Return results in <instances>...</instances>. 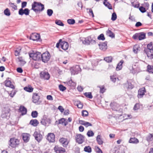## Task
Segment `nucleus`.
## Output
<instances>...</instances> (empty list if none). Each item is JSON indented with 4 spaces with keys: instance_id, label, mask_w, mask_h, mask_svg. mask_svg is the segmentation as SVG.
<instances>
[{
    "instance_id": "obj_14",
    "label": "nucleus",
    "mask_w": 153,
    "mask_h": 153,
    "mask_svg": "<svg viewBox=\"0 0 153 153\" xmlns=\"http://www.w3.org/2000/svg\"><path fill=\"white\" fill-rule=\"evenodd\" d=\"M59 140L60 142L64 147H66L69 143L68 140L66 138H62L60 139Z\"/></svg>"
},
{
    "instance_id": "obj_2",
    "label": "nucleus",
    "mask_w": 153,
    "mask_h": 153,
    "mask_svg": "<svg viewBox=\"0 0 153 153\" xmlns=\"http://www.w3.org/2000/svg\"><path fill=\"white\" fill-rule=\"evenodd\" d=\"M19 144V140L15 138H10L9 142V145L12 148L18 147Z\"/></svg>"
},
{
    "instance_id": "obj_62",
    "label": "nucleus",
    "mask_w": 153,
    "mask_h": 153,
    "mask_svg": "<svg viewBox=\"0 0 153 153\" xmlns=\"http://www.w3.org/2000/svg\"><path fill=\"white\" fill-rule=\"evenodd\" d=\"M27 2L26 1H23L22 3V5L21 8L23 9L26 7L27 5Z\"/></svg>"
},
{
    "instance_id": "obj_27",
    "label": "nucleus",
    "mask_w": 153,
    "mask_h": 153,
    "mask_svg": "<svg viewBox=\"0 0 153 153\" xmlns=\"http://www.w3.org/2000/svg\"><path fill=\"white\" fill-rule=\"evenodd\" d=\"M39 123L38 121L36 119L32 120L30 122V124L34 126H37Z\"/></svg>"
},
{
    "instance_id": "obj_48",
    "label": "nucleus",
    "mask_w": 153,
    "mask_h": 153,
    "mask_svg": "<svg viewBox=\"0 0 153 153\" xmlns=\"http://www.w3.org/2000/svg\"><path fill=\"white\" fill-rule=\"evenodd\" d=\"M87 135L88 137H91L94 135V134L92 131L91 130L88 131L87 133Z\"/></svg>"
},
{
    "instance_id": "obj_30",
    "label": "nucleus",
    "mask_w": 153,
    "mask_h": 153,
    "mask_svg": "<svg viewBox=\"0 0 153 153\" xmlns=\"http://www.w3.org/2000/svg\"><path fill=\"white\" fill-rule=\"evenodd\" d=\"M59 124H62L66 126L68 124V122L66 121V119L62 118L59 120Z\"/></svg>"
},
{
    "instance_id": "obj_5",
    "label": "nucleus",
    "mask_w": 153,
    "mask_h": 153,
    "mask_svg": "<svg viewBox=\"0 0 153 153\" xmlns=\"http://www.w3.org/2000/svg\"><path fill=\"white\" fill-rule=\"evenodd\" d=\"M146 34L143 32L136 33L133 36V38L135 39H138L139 40L143 39L145 38Z\"/></svg>"
},
{
    "instance_id": "obj_25",
    "label": "nucleus",
    "mask_w": 153,
    "mask_h": 153,
    "mask_svg": "<svg viewBox=\"0 0 153 153\" xmlns=\"http://www.w3.org/2000/svg\"><path fill=\"white\" fill-rule=\"evenodd\" d=\"M11 82L10 81L6 80L5 81V85L7 87H10L13 89L14 88V86L13 85L11 84Z\"/></svg>"
},
{
    "instance_id": "obj_12",
    "label": "nucleus",
    "mask_w": 153,
    "mask_h": 153,
    "mask_svg": "<svg viewBox=\"0 0 153 153\" xmlns=\"http://www.w3.org/2000/svg\"><path fill=\"white\" fill-rule=\"evenodd\" d=\"M16 60L19 64L21 66H23L26 63V62L25 59L22 56H19L17 58Z\"/></svg>"
},
{
    "instance_id": "obj_45",
    "label": "nucleus",
    "mask_w": 153,
    "mask_h": 153,
    "mask_svg": "<svg viewBox=\"0 0 153 153\" xmlns=\"http://www.w3.org/2000/svg\"><path fill=\"white\" fill-rule=\"evenodd\" d=\"M97 39L99 40H105V38L104 34L102 33L98 37Z\"/></svg>"
},
{
    "instance_id": "obj_34",
    "label": "nucleus",
    "mask_w": 153,
    "mask_h": 153,
    "mask_svg": "<svg viewBox=\"0 0 153 153\" xmlns=\"http://www.w3.org/2000/svg\"><path fill=\"white\" fill-rule=\"evenodd\" d=\"M24 89L25 91L31 92L33 91V88L31 87L30 85H28L27 86H26L24 88Z\"/></svg>"
},
{
    "instance_id": "obj_44",
    "label": "nucleus",
    "mask_w": 153,
    "mask_h": 153,
    "mask_svg": "<svg viewBox=\"0 0 153 153\" xmlns=\"http://www.w3.org/2000/svg\"><path fill=\"white\" fill-rule=\"evenodd\" d=\"M110 79L111 81L114 82H115L117 80L118 81H119V80L118 78H117V79L116 77L114 75L111 76H110Z\"/></svg>"
},
{
    "instance_id": "obj_41",
    "label": "nucleus",
    "mask_w": 153,
    "mask_h": 153,
    "mask_svg": "<svg viewBox=\"0 0 153 153\" xmlns=\"http://www.w3.org/2000/svg\"><path fill=\"white\" fill-rule=\"evenodd\" d=\"M84 95L86 97L90 99H91L93 97V96L91 92H86L84 94Z\"/></svg>"
},
{
    "instance_id": "obj_38",
    "label": "nucleus",
    "mask_w": 153,
    "mask_h": 153,
    "mask_svg": "<svg viewBox=\"0 0 153 153\" xmlns=\"http://www.w3.org/2000/svg\"><path fill=\"white\" fill-rule=\"evenodd\" d=\"M103 4L104 5L107 7L109 9H111L112 6L111 4L107 1H105L103 2Z\"/></svg>"
},
{
    "instance_id": "obj_26",
    "label": "nucleus",
    "mask_w": 153,
    "mask_h": 153,
    "mask_svg": "<svg viewBox=\"0 0 153 153\" xmlns=\"http://www.w3.org/2000/svg\"><path fill=\"white\" fill-rule=\"evenodd\" d=\"M131 3L132 6L134 7L138 8L139 6L137 0H131Z\"/></svg>"
},
{
    "instance_id": "obj_58",
    "label": "nucleus",
    "mask_w": 153,
    "mask_h": 153,
    "mask_svg": "<svg viewBox=\"0 0 153 153\" xmlns=\"http://www.w3.org/2000/svg\"><path fill=\"white\" fill-rule=\"evenodd\" d=\"M77 5L78 6V9L79 10H81L82 9V5L81 2H78L77 4Z\"/></svg>"
},
{
    "instance_id": "obj_64",
    "label": "nucleus",
    "mask_w": 153,
    "mask_h": 153,
    "mask_svg": "<svg viewBox=\"0 0 153 153\" xmlns=\"http://www.w3.org/2000/svg\"><path fill=\"white\" fill-rule=\"evenodd\" d=\"M47 100H53V97L51 95H48L47 96Z\"/></svg>"
},
{
    "instance_id": "obj_33",
    "label": "nucleus",
    "mask_w": 153,
    "mask_h": 153,
    "mask_svg": "<svg viewBox=\"0 0 153 153\" xmlns=\"http://www.w3.org/2000/svg\"><path fill=\"white\" fill-rule=\"evenodd\" d=\"M146 140L148 142L153 140V134H149L146 137Z\"/></svg>"
},
{
    "instance_id": "obj_60",
    "label": "nucleus",
    "mask_w": 153,
    "mask_h": 153,
    "mask_svg": "<svg viewBox=\"0 0 153 153\" xmlns=\"http://www.w3.org/2000/svg\"><path fill=\"white\" fill-rule=\"evenodd\" d=\"M95 149L96 150L97 153H102V150L98 147L95 146Z\"/></svg>"
},
{
    "instance_id": "obj_54",
    "label": "nucleus",
    "mask_w": 153,
    "mask_h": 153,
    "mask_svg": "<svg viewBox=\"0 0 153 153\" xmlns=\"http://www.w3.org/2000/svg\"><path fill=\"white\" fill-rule=\"evenodd\" d=\"M145 49H148L149 50H153V46L151 43L148 44L147 45V48Z\"/></svg>"
},
{
    "instance_id": "obj_42",
    "label": "nucleus",
    "mask_w": 153,
    "mask_h": 153,
    "mask_svg": "<svg viewBox=\"0 0 153 153\" xmlns=\"http://www.w3.org/2000/svg\"><path fill=\"white\" fill-rule=\"evenodd\" d=\"M4 14L7 16H9L10 15V13L8 8H6L4 11Z\"/></svg>"
},
{
    "instance_id": "obj_7",
    "label": "nucleus",
    "mask_w": 153,
    "mask_h": 153,
    "mask_svg": "<svg viewBox=\"0 0 153 153\" xmlns=\"http://www.w3.org/2000/svg\"><path fill=\"white\" fill-rule=\"evenodd\" d=\"M35 139L38 142H40L42 139V136L39 131H35L33 134Z\"/></svg>"
},
{
    "instance_id": "obj_8",
    "label": "nucleus",
    "mask_w": 153,
    "mask_h": 153,
    "mask_svg": "<svg viewBox=\"0 0 153 153\" xmlns=\"http://www.w3.org/2000/svg\"><path fill=\"white\" fill-rule=\"evenodd\" d=\"M30 13V10L28 8H25L23 9L22 8H20L19 11V14L21 16L24 14L26 16L28 15Z\"/></svg>"
},
{
    "instance_id": "obj_3",
    "label": "nucleus",
    "mask_w": 153,
    "mask_h": 153,
    "mask_svg": "<svg viewBox=\"0 0 153 153\" xmlns=\"http://www.w3.org/2000/svg\"><path fill=\"white\" fill-rule=\"evenodd\" d=\"M51 57L50 55L48 52H46L41 54V59L45 63L47 62Z\"/></svg>"
},
{
    "instance_id": "obj_13",
    "label": "nucleus",
    "mask_w": 153,
    "mask_h": 153,
    "mask_svg": "<svg viewBox=\"0 0 153 153\" xmlns=\"http://www.w3.org/2000/svg\"><path fill=\"white\" fill-rule=\"evenodd\" d=\"M146 92V90L145 88H143L140 89L138 91V97L139 98H141L144 95Z\"/></svg>"
},
{
    "instance_id": "obj_49",
    "label": "nucleus",
    "mask_w": 153,
    "mask_h": 153,
    "mask_svg": "<svg viewBox=\"0 0 153 153\" xmlns=\"http://www.w3.org/2000/svg\"><path fill=\"white\" fill-rule=\"evenodd\" d=\"M55 23L57 25L60 26H63L64 25L63 23L60 20H56L55 21Z\"/></svg>"
},
{
    "instance_id": "obj_52",
    "label": "nucleus",
    "mask_w": 153,
    "mask_h": 153,
    "mask_svg": "<svg viewBox=\"0 0 153 153\" xmlns=\"http://www.w3.org/2000/svg\"><path fill=\"white\" fill-rule=\"evenodd\" d=\"M88 114V112L86 110H83L82 111V115L83 117H87Z\"/></svg>"
},
{
    "instance_id": "obj_28",
    "label": "nucleus",
    "mask_w": 153,
    "mask_h": 153,
    "mask_svg": "<svg viewBox=\"0 0 153 153\" xmlns=\"http://www.w3.org/2000/svg\"><path fill=\"white\" fill-rule=\"evenodd\" d=\"M123 62V61L122 60H121L120 62L117 64V66L116 68L117 71H119L122 68V64Z\"/></svg>"
},
{
    "instance_id": "obj_24",
    "label": "nucleus",
    "mask_w": 153,
    "mask_h": 153,
    "mask_svg": "<svg viewBox=\"0 0 153 153\" xmlns=\"http://www.w3.org/2000/svg\"><path fill=\"white\" fill-rule=\"evenodd\" d=\"M107 44L106 42L99 44L100 48L102 50H105L107 48Z\"/></svg>"
},
{
    "instance_id": "obj_4",
    "label": "nucleus",
    "mask_w": 153,
    "mask_h": 153,
    "mask_svg": "<svg viewBox=\"0 0 153 153\" xmlns=\"http://www.w3.org/2000/svg\"><path fill=\"white\" fill-rule=\"evenodd\" d=\"M30 58L34 60H38L41 59V54L39 52L30 53L29 54Z\"/></svg>"
},
{
    "instance_id": "obj_55",
    "label": "nucleus",
    "mask_w": 153,
    "mask_h": 153,
    "mask_svg": "<svg viewBox=\"0 0 153 153\" xmlns=\"http://www.w3.org/2000/svg\"><path fill=\"white\" fill-rule=\"evenodd\" d=\"M47 13L49 16H51L53 13V11L51 9H48L47 10Z\"/></svg>"
},
{
    "instance_id": "obj_19",
    "label": "nucleus",
    "mask_w": 153,
    "mask_h": 153,
    "mask_svg": "<svg viewBox=\"0 0 153 153\" xmlns=\"http://www.w3.org/2000/svg\"><path fill=\"white\" fill-rule=\"evenodd\" d=\"M61 48L64 50H67L69 47V45L68 42L63 41L61 43Z\"/></svg>"
},
{
    "instance_id": "obj_1",
    "label": "nucleus",
    "mask_w": 153,
    "mask_h": 153,
    "mask_svg": "<svg viewBox=\"0 0 153 153\" xmlns=\"http://www.w3.org/2000/svg\"><path fill=\"white\" fill-rule=\"evenodd\" d=\"M32 9L35 12L43 10L44 9L43 4L34 1L32 5Z\"/></svg>"
},
{
    "instance_id": "obj_36",
    "label": "nucleus",
    "mask_w": 153,
    "mask_h": 153,
    "mask_svg": "<svg viewBox=\"0 0 153 153\" xmlns=\"http://www.w3.org/2000/svg\"><path fill=\"white\" fill-rule=\"evenodd\" d=\"M84 40L83 41L82 43L83 44L87 45H89V40L90 39H89V36L84 38Z\"/></svg>"
},
{
    "instance_id": "obj_43",
    "label": "nucleus",
    "mask_w": 153,
    "mask_h": 153,
    "mask_svg": "<svg viewBox=\"0 0 153 153\" xmlns=\"http://www.w3.org/2000/svg\"><path fill=\"white\" fill-rule=\"evenodd\" d=\"M112 58L111 56H108L104 58V60L108 62H110L112 61Z\"/></svg>"
},
{
    "instance_id": "obj_40",
    "label": "nucleus",
    "mask_w": 153,
    "mask_h": 153,
    "mask_svg": "<svg viewBox=\"0 0 153 153\" xmlns=\"http://www.w3.org/2000/svg\"><path fill=\"white\" fill-rule=\"evenodd\" d=\"M147 70L149 72L153 73V66L148 65L147 66Z\"/></svg>"
},
{
    "instance_id": "obj_63",
    "label": "nucleus",
    "mask_w": 153,
    "mask_h": 153,
    "mask_svg": "<svg viewBox=\"0 0 153 153\" xmlns=\"http://www.w3.org/2000/svg\"><path fill=\"white\" fill-rule=\"evenodd\" d=\"M96 42L95 41V38L92 37L90 44L92 45H94L95 44Z\"/></svg>"
},
{
    "instance_id": "obj_59",
    "label": "nucleus",
    "mask_w": 153,
    "mask_h": 153,
    "mask_svg": "<svg viewBox=\"0 0 153 153\" xmlns=\"http://www.w3.org/2000/svg\"><path fill=\"white\" fill-rule=\"evenodd\" d=\"M139 10L142 13H144L146 11V8L143 6H141L139 7Z\"/></svg>"
},
{
    "instance_id": "obj_23",
    "label": "nucleus",
    "mask_w": 153,
    "mask_h": 153,
    "mask_svg": "<svg viewBox=\"0 0 153 153\" xmlns=\"http://www.w3.org/2000/svg\"><path fill=\"white\" fill-rule=\"evenodd\" d=\"M29 134L27 133H24L22 134V138L25 142H27L29 139Z\"/></svg>"
},
{
    "instance_id": "obj_6",
    "label": "nucleus",
    "mask_w": 153,
    "mask_h": 153,
    "mask_svg": "<svg viewBox=\"0 0 153 153\" xmlns=\"http://www.w3.org/2000/svg\"><path fill=\"white\" fill-rule=\"evenodd\" d=\"M75 139L77 143L79 144H82L85 141V136L80 134H76Z\"/></svg>"
},
{
    "instance_id": "obj_10",
    "label": "nucleus",
    "mask_w": 153,
    "mask_h": 153,
    "mask_svg": "<svg viewBox=\"0 0 153 153\" xmlns=\"http://www.w3.org/2000/svg\"><path fill=\"white\" fill-rule=\"evenodd\" d=\"M40 38V35L37 33H32L30 37V39L33 41H37Z\"/></svg>"
},
{
    "instance_id": "obj_15",
    "label": "nucleus",
    "mask_w": 153,
    "mask_h": 153,
    "mask_svg": "<svg viewBox=\"0 0 153 153\" xmlns=\"http://www.w3.org/2000/svg\"><path fill=\"white\" fill-rule=\"evenodd\" d=\"M144 52L149 59H152L153 58V50L151 51L148 49H145Z\"/></svg>"
},
{
    "instance_id": "obj_37",
    "label": "nucleus",
    "mask_w": 153,
    "mask_h": 153,
    "mask_svg": "<svg viewBox=\"0 0 153 153\" xmlns=\"http://www.w3.org/2000/svg\"><path fill=\"white\" fill-rule=\"evenodd\" d=\"M21 48L20 47H19L17 48L15 51V55L17 56H18L19 55Z\"/></svg>"
},
{
    "instance_id": "obj_46",
    "label": "nucleus",
    "mask_w": 153,
    "mask_h": 153,
    "mask_svg": "<svg viewBox=\"0 0 153 153\" xmlns=\"http://www.w3.org/2000/svg\"><path fill=\"white\" fill-rule=\"evenodd\" d=\"M38 112L36 111H32L31 113V116L33 118H36L38 116Z\"/></svg>"
},
{
    "instance_id": "obj_53",
    "label": "nucleus",
    "mask_w": 153,
    "mask_h": 153,
    "mask_svg": "<svg viewBox=\"0 0 153 153\" xmlns=\"http://www.w3.org/2000/svg\"><path fill=\"white\" fill-rule=\"evenodd\" d=\"M87 10H89L88 13L89 15L91 16L92 17H94V15L92 10L91 8H87Z\"/></svg>"
},
{
    "instance_id": "obj_57",
    "label": "nucleus",
    "mask_w": 153,
    "mask_h": 153,
    "mask_svg": "<svg viewBox=\"0 0 153 153\" xmlns=\"http://www.w3.org/2000/svg\"><path fill=\"white\" fill-rule=\"evenodd\" d=\"M76 106L79 108H82L83 107V105L80 101H78L76 104Z\"/></svg>"
},
{
    "instance_id": "obj_21",
    "label": "nucleus",
    "mask_w": 153,
    "mask_h": 153,
    "mask_svg": "<svg viewBox=\"0 0 153 153\" xmlns=\"http://www.w3.org/2000/svg\"><path fill=\"white\" fill-rule=\"evenodd\" d=\"M139 142V140L135 137H131L128 141L129 143L134 144H137Z\"/></svg>"
},
{
    "instance_id": "obj_29",
    "label": "nucleus",
    "mask_w": 153,
    "mask_h": 153,
    "mask_svg": "<svg viewBox=\"0 0 153 153\" xmlns=\"http://www.w3.org/2000/svg\"><path fill=\"white\" fill-rule=\"evenodd\" d=\"M140 48L139 46L138 45H136L133 47V51L134 53H137L138 51H140Z\"/></svg>"
},
{
    "instance_id": "obj_9",
    "label": "nucleus",
    "mask_w": 153,
    "mask_h": 153,
    "mask_svg": "<svg viewBox=\"0 0 153 153\" xmlns=\"http://www.w3.org/2000/svg\"><path fill=\"white\" fill-rule=\"evenodd\" d=\"M54 149L56 153H65V150L64 148L58 146H55Z\"/></svg>"
},
{
    "instance_id": "obj_31",
    "label": "nucleus",
    "mask_w": 153,
    "mask_h": 153,
    "mask_svg": "<svg viewBox=\"0 0 153 153\" xmlns=\"http://www.w3.org/2000/svg\"><path fill=\"white\" fill-rule=\"evenodd\" d=\"M96 140L99 144L102 145L103 144V141L101 135H98L97 137Z\"/></svg>"
},
{
    "instance_id": "obj_22",
    "label": "nucleus",
    "mask_w": 153,
    "mask_h": 153,
    "mask_svg": "<svg viewBox=\"0 0 153 153\" xmlns=\"http://www.w3.org/2000/svg\"><path fill=\"white\" fill-rule=\"evenodd\" d=\"M19 111L22 113V114L23 115L25 114L27 112V109L23 106H21L19 109Z\"/></svg>"
},
{
    "instance_id": "obj_20",
    "label": "nucleus",
    "mask_w": 153,
    "mask_h": 153,
    "mask_svg": "<svg viewBox=\"0 0 153 153\" xmlns=\"http://www.w3.org/2000/svg\"><path fill=\"white\" fill-rule=\"evenodd\" d=\"M79 123L80 124L84 125L86 127H87L89 126H92V125L90 123L82 120H79Z\"/></svg>"
},
{
    "instance_id": "obj_17",
    "label": "nucleus",
    "mask_w": 153,
    "mask_h": 153,
    "mask_svg": "<svg viewBox=\"0 0 153 153\" xmlns=\"http://www.w3.org/2000/svg\"><path fill=\"white\" fill-rule=\"evenodd\" d=\"M10 110L9 108H7L5 109L2 111L1 117L3 118H7L10 115L9 114Z\"/></svg>"
},
{
    "instance_id": "obj_18",
    "label": "nucleus",
    "mask_w": 153,
    "mask_h": 153,
    "mask_svg": "<svg viewBox=\"0 0 153 153\" xmlns=\"http://www.w3.org/2000/svg\"><path fill=\"white\" fill-rule=\"evenodd\" d=\"M39 96L36 93H34L33 96V101L34 103H38L39 99Z\"/></svg>"
},
{
    "instance_id": "obj_51",
    "label": "nucleus",
    "mask_w": 153,
    "mask_h": 153,
    "mask_svg": "<svg viewBox=\"0 0 153 153\" xmlns=\"http://www.w3.org/2000/svg\"><path fill=\"white\" fill-rule=\"evenodd\" d=\"M117 17V16L116 13L114 12L113 13L111 16V20L113 21H114L116 20Z\"/></svg>"
},
{
    "instance_id": "obj_16",
    "label": "nucleus",
    "mask_w": 153,
    "mask_h": 153,
    "mask_svg": "<svg viewBox=\"0 0 153 153\" xmlns=\"http://www.w3.org/2000/svg\"><path fill=\"white\" fill-rule=\"evenodd\" d=\"M55 135L53 133H49L47 136V139L50 142H53L55 141Z\"/></svg>"
},
{
    "instance_id": "obj_35",
    "label": "nucleus",
    "mask_w": 153,
    "mask_h": 153,
    "mask_svg": "<svg viewBox=\"0 0 153 153\" xmlns=\"http://www.w3.org/2000/svg\"><path fill=\"white\" fill-rule=\"evenodd\" d=\"M108 36L111 38L114 37V34L110 30L108 29L106 32Z\"/></svg>"
},
{
    "instance_id": "obj_32",
    "label": "nucleus",
    "mask_w": 153,
    "mask_h": 153,
    "mask_svg": "<svg viewBox=\"0 0 153 153\" xmlns=\"http://www.w3.org/2000/svg\"><path fill=\"white\" fill-rule=\"evenodd\" d=\"M74 71L75 72L74 74H77L81 71V69L79 65H77L76 66Z\"/></svg>"
},
{
    "instance_id": "obj_11",
    "label": "nucleus",
    "mask_w": 153,
    "mask_h": 153,
    "mask_svg": "<svg viewBox=\"0 0 153 153\" xmlns=\"http://www.w3.org/2000/svg\"><path fill=\"white\" fill-rule=\"evenodd\" d=\"M40 76L45 79L48 80L50 78V75L48 72L43 71L40 73Z\"/></svg>"
},
{
    "instance_id": "obj_56",
    "label": "nucleus",
    "mask_w": 153,
    "mask_h": 153,
    "mask_svg": "<svg viewBox=\"0 0 153 153\" xmlns=\"http://www.w3.org/2000/svg\"><path fill=\"white\" fill-rule=\"evenodd\" d=\"M59 88L60 91H64L66 89V87L62 85H59Z\"/></svg>"
},
{
    "instance_id": "obj_39",
    "label": "nucleus",
    "mask_w": 153,
    "mask_h": 153,
    "mask_svg": "<svg viewBox=\"0 0 153 153\" xmlns=\"http://www.w3.org/2000/svg\"><path fill=\"white\" fill-rule=\"evenodd\" d=\"M84 150L86 152L90 153L91 152V149L89 146H85L84 148Z\"/></svg>"
},
{
    "instance_id": "obj_50",
    "label": "nucleus",
    "mask_w": 153,
    "mask_h": 153,
    "mask_svg": "<svg viewBox=\"0 0 153 153\" xmlns=\"http://www.w3.org/2000/svg\"><path fill=\"white\" fill-rule=\"evenodd\" d=\"M67 22L69 24L73 25L75 23V21L74 19H68Z\"/></svg>"
},
{
    "instance_id": "obj_61",
    "label": "nucleus",
    "mask_w": 153,
    "mask_h": 153,
    "mask_svg": "<svg viewBox=\"0 0 153 153\" xmlns=\"http://www.w3.org/2000/svg\"><path fill=\"white\" fill-rule=\"evenodd\" d=\"M139 108L140 106L139 104L137 103L134 105V110H137L139 109Z\"/></svg>"
},
{
    "instance_id": "obj_47",
    "label": "nucleus",
    "mask_w": 153,
    "mask_h": 153,
    "mask_svg": "<svg viewBox=\"0 0 153 153\" xmlns=\"http://www.w3.org/2000/svg\"><path fill=\"white\" fill-rule=\"evenodd\" d=\"M9 5L14 10H15L17 9V6L15 5L14 3L10 2L9 3Z\"/></svg>"
}]
</instances>
